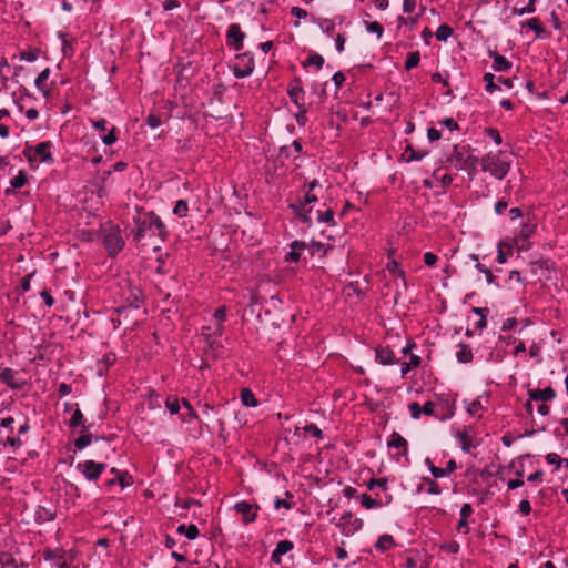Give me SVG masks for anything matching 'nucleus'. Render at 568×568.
Listing matches in <instances>:
<instances>
[{"label":"nucleus","instance_id":"nucleus-1","mask_svg":"<svg viewBox=\"0 0 568 568\" xmlns=\"http://www.w3.org/2000/svg\"><path fill=\"white\" fill-rule=\"evenodd\" d=\"M133 227L131 233L135 243L145 244V240L163 243L169 237V230L162 219L153 211L135 206V214L132 216Z\"/></svg>","mask_w":568,"mask_h":568},{"label":"nucleus","instance_id":"nucleus-2","mask_svg":"<svg viewBox=\"0 0 568 568\" xmlns=\"http://www.w3.org/2000/svg\"><path fill=\"white\" fill-rule=\"evenodd\" d=\"M481 169L494 178L503 180L509 172V154L505 152H488L481 160Z\"/></svg>","mask_w":568,"mask_h":568},{"label":"nucleus","instance_id":"nucleus-3","mask_svg":"<svg viewBox=\"0 0 568 568\" xmlns=\"http://www.w3.org/2000/svg\"><path fill=\"white\" fill-rule=\"evenodd\" d=\"M447 161L456 170L466 171L470 179L474 178L479 163L478 158L473 155L467 148H458L457 145H454L453 151L448 156Z\"/></svg>","mask_w":568,"mask_h":568},{"label":"nucleus","instance_id":"nucleus-4","mask_svg":"<svg viewBox=\"0 0 568 568\" xmlns=\"http://www.w3.org/2000/svg\"><path fill=\"white\" fill-rule=\"evenodd\" d=\"M102 243L110 257H115L124 247V240L118 225L108 223L101 227Z\"/></svg>","mask_w":568,"mask_h":568},{"label":"nucleus","instance_id":"nucleus-5","mask_svg":"<svg viewBox=\"0 0 568 568\" xmlns=\"http://www.w3.org/2000/svg\"><path fill=\"white\" fill-rule=\"evenodd\" d=\"M51 141H42L38 143L34 148L27 145L24 148L23 154L28 159L29 162H33L39 160L42 163H53L54 159L51 153L52 148Z\"/></svg>","mask_w":568,"mask_h":568},{"label":"nucleus","instance_id":"nucleus-6","mask_svg":"<svg viewBox=\"0 0 568 568\" xmlns=\"http://www.w3.org/2000/svg\"><path fill=\"white\" fill-rule=\"evenodd\" d=\"M106 464L94 460H84L75 465V469L89 481H95L105 470Z\"/></svg>","mask_w":568,"mask_h":568},{"label":"nucleus","instance_id":"nucleus-7","mask_svg":"<svg viewBox=\"0 0 568 568\" xmlns=\"http://www.w3.org/2000/svg\"><path fill=\"white\" fill-rule=\"evenodd\" d=\"M126 305L119 306L115 308V312L121 315L128 308L138 310L143 303V294L139 287H130L129 295L125 297Z\"/></svg>","mask_w":568,"mask_h":568},{"label":"nucleus","instance_id":"nucleus-8","mask_svg":"<svg viewBox=\"0 0 568 568\" xmlns=\"http://www.w3.org/2000/svg\"><path fill=\"white\" fill-rule=\"evenodd\" d=\"M114 435L106 437V440L110 443L114 439ZM105 437L97 436L93 437L92 434L89 433V426H83L81 430V435L74 440V447L77 452L83 450L93 442L103 440Z\"/></svg>","mask_w":568,"mask_h":568},{"label":"nucleus","instance_id":"nucleus-9","mask_svg":"<svg viewBox=\"0 0 568 568\" xmlns=\"http://www.w3.org/2000/svg\"><path fill=\"white\" fill-rule=\"evenodd\" d=\"M226 38L231 48H233L235 51L242 50L245 33L241 31L239 23H232L229 26Z\"/></svg>","mask_w":568,"mask_h":568},{"label":"nucleus","instance_id":"nucleus-10","mask_svg":"<svg viewBox=\"0 0 568 568\" xmlns=\"http://www.w3.org/2000/svg\"><path fill=\"white\" fill-rule=\"evenodd\" d=\"M111 473L114 474L113 478L106 479L104 481L105 487H112L114 485H119L122 489L131 486L133 484V478L126 471H120L115 467L111 468Z\"/></svg>","mask_w":568,"mask_h":568},{"label":"nucleus","instance_id":"nucleus-11","mask_svg":"<svg viewBox=\"0 0 568 568\" xmlns=\"http://www.w3.org/2000/svg\"><path fill=\"white\" fill-rule=\"evenodd\" d=\"M287 94L296 108L305 106V91L300 79H295L287 89Z\"/></svg>","mask_w":568,"mask_h":568},{"label":"nucleus","instance_id":"nucleus-12","mask_svg":"<svg viewBox=\"0 0 568 568\" xmlns=\"http://www.w3.org/2000/svg\"><path fill=\"white\" fill-rule=\"evenodd\" d=\"M234 509L242 515L245 524L253 523L257 517V506H253L248 501H239L235 504Z\"/></svg>","mask_w":568,"mask_h":568},{"label":"nucleus","instance_id":"nucleus-13","mask_svg":"<svg viewBox=\"0 0 568 568\" xmlns=\"http://www.w3.org/2000/svg\"><path fill=\"white\" fill-rule=\"evenodd\" d=\"M288 209L293 212V214L307 227L312 226V209H306V205L298 202L290 203Z\"/></svg>","mask_w":568,"mask_h":568},{"label":"nucleus","instance_id":"nucleus-14","mask_svg":"<svg viewBox=\"0 0 568 568\" xmlns=\"http://www.w3.org/2000/svg\"><path fill=\"white\" fill-rule=\"evenodd\" d=\"M17 372L10 367H6L0 372V381L12 390H20L24 386L23 381L16 379Z\"/></svg>","mask_w":568,"mask_h":568},{"label":"nucleus","instance_id":"nucleus-15","mask_svg":"<svg viewBox=\"0 0 568 568\" xmlns=\"http://www.w3.org/2000/svg\"><path fill=\"white\" fill-rule=\"evenodd\" d=\"M527 394L530 400L542 403L550 402L556 397V392L551 386H547L542 389H529Z\"/></svg>","mask_w":568,"mask_h":568},{"label":"nucleus","instance_id":"nucleus-16","mask_svg":"<svg viewBox=\"0 0 568 568\" xmlns=\"http://www.w3.org/2000/svg\"><path fill=\"white\" fill-rule=\"evenodd\" d=\"M387 446L389 448L399 449L397 453V459L399 456H406L408 452V443L407 440L397 432H393L389 440L387 442Z\"/></svg>","mask_w":568,"mask_h":568},{"label":"nucleus","instance_id":"nucleus-17","mask_svg":"<svg viewBox=\"0 0 568 568\" xmlns=\"http://www.w3.org/2000/svg\"><path fill=\"white\" fill-rule=\"evenodd\" d=\"M294 548V544L291 540H281L276 544L275 549L272 551L271 561L273 564H281L282 556L286 555Z\"/></svg>","mask_w":568,"mask_h":568},{"label":"nucleus","instance_id":"nucleus-18","mask_svg":"<svg viewBox=\"0 0 568 568\" xmlns=\"http://www.w3.org/2000/svg\"><path fill=\"white\" fill-rule=\"evenodd\" d=\"M375 359L378 364L384 366L398 363L394 357V353L388 347L383 346H378L375 349Z\"/></svg>","mask_w":568,"mask_h":568},{"label":"nucleus","instance_id":"nucleus-19","mask_svg":"<svg viewBox=\"0 0 568 568\" xmlns=\"http://www.w3.org/2000/svg\"><path fill=\"white\" fill-rule=\"evenodd\" d=\"M488 54L490 58H493V69L496 72H504L509 70L513 64L510 61H508L505 57L500 55L496 51H488Z\"/></svg>","mask_w":568,"mask_h":568},{"label":"nucleus","instance_id":"nucleus-20","mask_svg":"<svg viewBox=\"0 0 568 568\" xmlns=\"http://www.w3.org/2000/svg\"><path fill=\"white\" fill-rule=\"evenodd\" d=\"M341 524L343 525L347 534L355 532L363 527V520L359 518L353 519L351 513H347L341 517Z\"/></svg>","mask_w":568,"mask_h":568},{"label":"nucleus","instance_id":"nucleus-21","mask_svg":"<svg viewBox=\"0 0 568 568\" xmlns=\"http://www.w3.org/2000/svg\"><path fill=\"white\" fill-rule=\"evenodd\" d=\"M423 490H426L429 495L442 494V488L439 484L429 477H423L422 483L417 486L418 493H422Z\"/></svg>","mask_w":568,"mask_h":568},{"label":"nucleus","instance_id":"nucleus-22","mask_svg":"<svg viewBox=\"0 0 568 568\" xmlns=\"http://www.w3.org/2000/svg\"><path fill=\"white\" fill-rule=\"evenodd\" d=\"M291 251L286 254L285 261L296 263L300 261L301 252L306 248V243L302 241H293L290 244Z\"/></svg>","mask_w":568,"mask_h":568},{"label":"nucleus","instance_id":"nucleus-23","mask_svg":"<svg viewBox=\"0 0 568 568\" xmlns=\"http://www.w3.org/2000/svg\"><path fill=\"white\" fill-rule=\"evenodd\" d=\"M521 27L529 28L532 31H535L536 38L538 39H547L550 36L548 32L545 31L538 18H531L525 22H521Z\"/></svg>","mask_w":568,"mask_h":568},{"label":"nucleus","instance_id":"nucleus-24","mask_svg":"<svg viewBox=\"0 0 568 568\" xmlns=\"http://www.w3.org/2000/svg\"><path fill=\"white\" fill-rule=\"evenodd\" d=\"M303 150V144L300 140H294L290 145H283L280 149V154L286 159H296L294 153H301Z\"/></svg>","mask_w":568,"mask_h":568},{"label":"nucleus","instance_id":"nucleus-25","mask_svg":"<svg viewBox=\"0 0 568 568\" xmlns=\"http://www.w3.org/2000/svg\"><path fill=\"white\" fill-rule=\"evenodd\" d=\"M473 351L469 345L459 343L457 345L456 358L462 364H468L473 361Z\"/></svg>","mask_w":568,"mask_h":568},{"label":"nucleus","instance_id":"nucleus-26","mask_svg":"<svg viewBox=\"0 0 568 568\" xmlns=\"http://www.w3.org/2000/svg\"><path fill=\"white\" fill-rule=\"evenodd\" d=\"M395 546V540L392 535L383 534L378 537L374 545V548L379 552H385Z\"/></svg>","mask_w":568,"mask_h":568},{"label":"nucleus","instance_id":"nucleus-27","mask_svg":"<svg viewBox=\"0 0 568 568\" xmlns=\"http://www.w3.org/2000/svg\"><path fill=\"white\" fill-rule=\"evenodd\" d=\"M469 258L476 263L475 267L480 273H483V275L486 276V281H487L488 284H496V282H495L496 277L493 275V273H491V271L489 268H487L483 263L479 262L478 255L470 254Z\"/></svg>","mask_w":568,"mask_h":568},{"label":"nucleus","instance_id":"nucleus-28","mask_svg":"<svg viewBox=\"0 0 568 568\" xmlns=\"http://www.w3.org/2000/svg\"><path fill=\"white\" fill-rule=\"evenodd\" d=\"M50 75V69L47 68L43 71H41L38 77L36 78L34 85L37 89L42 92L44 97L49 95V90L45 88V81L48 80Z\"/></svg>","mask_w":568,"mask_h":568},{"label":"nucleus","instance_id":"nucleus-29","mask_svg":"<svg viewBox=\"0 0 568 568\" xmlns=\"http://www.w3.org/2000/svg\"><path fill=\"white\" fill-rule=\"evenodd\" d=\"M55 518V513L44 506H39L36 511V520L38 523L52 521Z\"/></svg>","mask_w":568,"mask_h":568},{"label":"nucleus","instance_id":"nucleus-30","mask_svg":"<svg viewBox=\"0 0 568 568\" xmlns=\"http://www.w3.org/2000/svg\"><path fill=\"white\" fill-rule=\"evenodd\" d=\"M241 402L246 407H256L258 405L254 393L250 388H243L240 394Z\"/></svg>","mask_w":568,"mask_h":568},{"label":"nucleus","instance_id":"nucleus-31","mask_svg":"<svg viewBox=\"0 0 568 568\" xmlns=\"http://www.w3.org/2000/svg\"><path fill=\"white\" fill-rule=\"evenodd\" d=\"M178 532L180 534H184L185 537L189 539V540H194L199 537V528L196 525L194 524H190L189 526L182 524L178 527Z\"/></svg>","mask_w":568,"mask_h":568},{"label":"nucleus","instance_id":"nucleus-32","mask_svg":"<svg viewBox=\"0 0 568 568\" xmlns=\"http://www.w3.org/2000/svg\"><path fill=\"white\" fill-rule=\"evenodd\" d=\"M456 437L460 442L462 450L465 453H470L474 447L471 439L466 430H457Z\"/></svg>","mask_w":568,"mask_h":568},{"label":"nucleus","instance_id":"nucleus-33","mask_svg":"<svg viewBox=\"0 0 568 568\" xmlns=\"http://www.w3.org/2000/svg\"><path fill=\"white\" fill-rule=\"evenodd\" d=\"M359 500H361L362 506L364 508H366V509H372V508H376V507H383V500L382 499L372 498L367 494H362L361 497H359Z\"/></svg>","mask_w":568,"mask_h":568},{"label":"nucleus","instance_id":"nucleus-34","mask_svg":"<svg viewBox=\"0 0 568 568\" xmlns=\"http://www.w3.org/2000/svg\"><path fill=\"white\" fill-rule=\"evenodd\" d=\"M537 223L534 220L528 219L523 223L520 227V236L524 239H529L536 232Z\"/></svg>","mask_w":568,"mask_h":568},{"label":"nucleus","instance_id":"nucleus-35","mask_svg":"<svg viewBox=\"0 0 568 568\" xmlns=\"http://www.w3.org/2000/svg\"><path fill=\"white\" fill-rule=\"evenodd\" d=\"M77 408L73 412L68 425L70 428H75L79 426H84V415L82 414L81 409L79 408V405L75 404Z\"/></svg>","mask_w":568,"mask_h":568},{"label":"nucleus","instance_id":"nucleus-36","mask_svg":"<svg viewBox=\"0 0 568 568\" xmlns=\"http://www.w3.org/2000/svg\"><path fill=\"white\" fill-rule=\"evenodd\" d=\"M317 24H318L320 29L322 30V32H324L328 37H332L334 34L335 27H336L334 20H331L327 18H322L318 20Z\"/></svg>","mask_w":568,"mask_h":568},{"label":"nucleus","instance_id":"nucleus-37","mask_svg":"<svg viewBox=\"0 0 568 568\" xmlns=\"http://www.w3.org/2000/svg\"><path fill=\"white\" fill-rule=\"evenodd\" d=\"M452 34L453 28L446 23L440 24L435 32L436 39L443 42L447 41Z\"/></svg>","mask_w":568,"mask_h":568},{"label":"nucleus","instance_id":"nucleus-38","mask_svg":"<svg viewBox=\"0 0 568 568\" xmlns=\"http://www.w3.org/2000/svg\"><path fill=\"white\" fill-rule=\"evenodd\" d=\"M420 61V54L418 51H412L407 54L406 61H405V69L412 70L418 65Z\"/></svg>","mask_w":568,"mask_h":568},{"label":"nucleus","instance_id":"nucleus-39","mask_svg":"<svg viewBox=\"0 0 568 568\" xmlns=\"http://www.w3.org/2000/svg\"><path fill=\"white\" fill-rule=\"evenodd\" d=\"M189 212V204L186 200H179L176 201L174 207H173V214L179 217H184L187 215Z\"/></svg>","mask_w":568,"mask_h":568},{"label":"nucleus","instance_id":"nucleus-40","mask_svg":"<svg viewBox=\"0 0 568 568\" xmlns=\"http://www.w3.org/2000/svg\"><path fill=\"white\" fill-rule=\"evenodd\" d=\"M317 221L320 223H327L328 225L336 224L334 220V212L332 209H328L325 212L317 211Z\"/></svg>","mask_w":568,"mask_h":568},{"label":"nucleus","instance_id":"nucleus-41","mask_svg":"<svg viewBox=\"0 0 568 568\" xmlns=\"http://www.w3.org/2000/svg\"><path fill=\"white\" fill-rule=\"evenodd\" d=\"M364 24H365V28H366L367 32L375 33L378 39L382 38V36L384 33V28H383V26L379 22H377V21H373V22L364 21Z\"/></svg>","mask_w":568,"mask_h":568},{"label":"nucleus","instance_id":"nucleus-42","mask_svg":"<svg viewBox=\"0 0 568 568\" xmlns=\"http://www.w3.org/2000/svg\"><path fill=\"white\" fill-rule=\"evenodd\" d=\"M26 183H27V173L23 170H20L18 172V174L10 181V185L13 189H20V187L24 186Z\"/></svg>","mask_w":568,"mask_h":568},{"label":"nucleus","instance_id":"nucleus-43","mask_svg":"<svg viewBox=\"0 0 568 568\" xmlns=\"http://www.w3.org/2000/svg\"><path fill=\"white\" fill-rule=\"evenodd\" d=\"M367 488L369 490L374 489V488H379L382 489L383 491H387L388 490V481L386 478H377V479H371L368 483H367Z\"/></svg>","mask_w":568,"mask_h":568},{"label":"nucleus","instance_id":"nucleus-44","mask_svg":"<svg viewBox=\"0 0 568 568\" xmlns=\"http://www.w3.org/2000/svg\"><path fill=\"white\" fill-rule=\"evenodd\" d=\"M483 79L485 82L486 92L494 93L496 90H499V87H497L494 82L495 75L493 73H485Z\"/></svg>","mask_w":568,"mask_h":568},{"label":"nucleus","instance_id":"nucleus-45","mask_svg":"<svg viewBox=\"0 0 568 568\" xmlns=\"http://www.w3.org/2000/svg\"><path fill=\"white\" fill-rule=\"evenodd\" d=\"M537 0H528V7H521L518 8L517 6L514 7L513 12L517 16H524L527 13H534L536 11L535 2Z\"/></svg>","mask_w":568,"mask_h":568},{"label":"nucleus","instance_id":"nucleus-46","mask_svg":"<svg viewBox=\"0 0 568 568\" xmlns=\"http://www.w3.org/2000/svg\"><path fill=\"white\" fill-rule=\"evenodd\" d=\"M3 446H10L14 449H18L22 446V440L19 436H13L12 434H9L7 437L2 439Z\"/></svg>","mask_w":568,"mask_h":568},{"label":"nucleus","instance_id":"nucleus-47","mask_svg":"<svg viewBox=\"0 0 568 568\" xmlns=\"http://www.w3.org/2000/svg\"><path fill=\"white\" fill-rule=\"evenodd\" d=\"M323 64L324 58L318 53L311 54L304 63V65H314L318 70L322 69Z\"/></svg>","mask_w":568,"mask_h":568},{"label":"nucleus","instance_id":"nucleus-48","mask_svg":"<svg viewBox=\"0 0 568 568\" xmlns=\"http://www.w3.org/2000/svg\"><path fill=\"white\" fill-rule=\"evenodd\" d=\"M237 59L242 62V67H251L252 72L254 71V55L252 52H244L237 55Z\"/></svg>","mask_w":568,"mask_h":568},{"label":"nucleus","instance_id":"nucleus-49","mask_svg":"<svg viewBox=\"0 0 568 568\" xmlns=\"http://www.w3.org/2000/svg\"><path fill=\"white\" fill-rule=\"evenodd\" d=\"M395 282H396V285H397V290H396V293H395V300H397L398 296L400 295L399 286H402L404 290L407 288V282H406V276H405V272L404 271H398V275L395 276Z\"/></svg>","mask_w":568,"mask_h":568},{"label":"nucleus","instance_id":"nucleus-50","mask_svg":"<svg viewBox=\"0 0 568 568\" xmlns=\"http://www.w3.org/2000/svg\"><path fill=\"white\" fill-rule=\"evenodd\" d=\"M404 155L407 162L420 161L424 158V153L416 152L410 145L405 149Z\"/></svg>","mask_w":568,"mask_h":568},{"label":"nucleus","instance_id":"nucleus-51","mask_svg":"<svg viewBox=\"0 0 568 568\" xmlns=\"http://www.w3.org/2000/svg\"><path fill=\"white\" fill-rule=\"evenodd\" d=\"M306 113H307L306 106L300 105V108H297V113H295L294 118H295L296 123L300 126H305V124L307 122Z\"/></svg>","mask_w":568,"mask_h":568},{"label":"nucleus","instance_id":"nucleus-52","mask_svg":"<svg viewBox=\"0 0 568 568\" xmlns=\"http://www.w3.org/2000/svg\"><path fill=\"white\" fill-rule=\"evenodd\" d=\"M165 407L172 415H175L180 412V404L176 397H168L165 400Z\"/></svg>","mask_w":568,"mask_h":568},{"label":"nucleus","instance_id":"nucleus-53","mask_svg":"<svg viewBox=\"0 0 568 568\" xmlns=\"http://www.w3.org/2000/svg\"><path fill=\"white\" fill-rule=\"evenodd\" d=\"M546 462L549 465H554L556 469H559L562 466L561 457L556 453L547 454Z\"/></svg>","mask_w":568,"mask_h":568},{"label":"nucleus","instance_id":"nucleus-54","mask_svg":"<svg viewBox=\"0 0 568 568\" xmlns=\"http://www.w3.org/2000/svg\"><path fill=\"white\" fill-rule=\"evenodd\" d=\"M486 136L491 139L497 145L501 144V135L497 129L487 128L485 130Z\"/></svg>","mask_w":568,"mask_h":568},{"label":"nucleus","instance_id":"nucleus-55","mask_svg":"<svg viewBox=\"0 0 568 568\" xmlns=\"http://www.w3.org/2000/svg\"><path fill=\"white\" fill-rule=\"evenodd\" d=\"M101 139L105 145L114 144L118 140V136L115 134V126H112L105 135L101 136Z\"/></svg>","mask_w":568,"mask_h":568},{"label":"nucleus","instance_id":"nucleus-56","mask_svg":"<svg viewBox=\"0 0 568 568\" xmlns=\"http://www.w3.org/2000/svg\"><path fill=\"white\" fill-rule=\"evenodd\" d=\"M459 544L455 540L448 541L440 546V549L448 554H457L459 551Z\"/></svg>","mask_w":568,"mask_h":568},{"label":"nucleus","instance_id":"nucleus-57","mask_svg":"<svg viewBox=\"0 0 568 568\" xmlns=\"http://www.w3.org/2000/svg\"><path fill=\"white\" fill-rule=\"evenodd\" d=\"M300 202L305 205L314 204L318 202V196L314 192L304 191V196L300 200Z\"/></svg>","mask_w":568,"mask_h":568},{"label":"nucleus","instance_id":"nucleus-58","mask_svg":"<svg viewBox=\"0 0 568 568\" xmlns=\"http://www.w3.org/2000/svg\"><path fill=\"white\" fill-rule=\"evenodd\" d=\"M408 409L410 413V417L413 419H418L420 417V415L423 414L422 406L416 402H412L408 405Z\"/></svg>","mask_w":568,"mask_h":568},{"label":"nucleus","instance_id":"nucleus-59","mask_svg":"<svg viewBox=\"0 0 568 568\" xmlns=\"http://www.w3.org/2000/svg\"><path fill=\"white\" fill-rule=\"evenodd\" d=\"M304 430H305V433L311 434L313 437H316V438H322V436H323L322 430L318 428L317 425H315L313 423L305 425Z\"/></svg>","mask_w":568,"mask_h":568},{"label":"nucleus","instance_id":"nucleus-60","mask_svg":"<svg viewBox=\"0 0 568 568\" xmlns=\"http://www.w3.org/2000/svg\"><path fill=\"white\" fill-rule=\"evenodd\" d=\"M92 126L99 131L103 132L108 130V121L103 118L97 119V120H90Z\"/></svg>","mask_w":568,"mask_h":568},{"label":"nucleus","instance_id":"nucleus-61","mask_svg":"<svg viewBox=\"0 0 568 568\" xmlns=\"http://www.w3.org/2000/svg\"><path fill=\"white\" fill-rule=\"evenodd\" d=\"M483 409V405L479 400H473L470 404H468L467 406V412L471 415V416H477L479 414V412Z\"/></svg>","mask_w":568,"mask_h":568},{"label":"nucleus","instance_id":"nucleus-62","mask_svg":"<svg viewBox=\"0 0 568 568\" xmlns=\"http://www.w3.org/2000/svg\"><path fill=\"white\" fill-rule=\"evenodd\" d=\"M439 124L447 128L449 131L459 130L458 123L453 118H445L439 121Z\"/></svg>","mask_w":568,"mask_h":568},{"label":"nucleus","instance_id":"nucleus-63","mask_svg":"<svg viewBox=\"0 0 568 568\" xmlns=\"http://www.w3.org/2000/svg\"><path fill=\"white\" fill-rule=\"evenodd\" d=\"M162 121H161V118L156 114H149L148 118H146V124L151 128V129H156L161 125Z\"/></svg>","mask_w":568,"mask_h":568},{"label":"nucleus","instance_id":"nucleus-64","mask_svg":"<svg viewBox=\"0 0 568 568\" xmlns=\"http://www.w3.org/2000/svg\"><path fill=\"white\" fill-rule=\"evenodd\" d=\"M213 317L217 322V324L222 325V323L226 318V308L224 306L216 308L214 311Z\"/></svg>","mask_w":568,"mask_h":568}]
</instances>
